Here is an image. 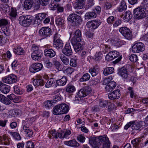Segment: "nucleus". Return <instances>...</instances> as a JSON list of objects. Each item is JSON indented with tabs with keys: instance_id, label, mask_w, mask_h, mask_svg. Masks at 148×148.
Listing matches in <instances>:
<instances>
[{
	"instance_id": "nucleus-50",
	"label": "nucleus",
	"mask_w": 148,
	"mask_h": 148,
	"mask_svg": "<svg viewBox=\"0 0 148 148\" xmlns=\"http://www.w3.org/2000/svg\"><path fill=\"white\" fill-rule=\"evenodd\" d=\"M108 101L107 100H100L99 101V106L101 107L105 108L108 105Z\"/></svg>"
},
{
	"instance_id": "nucleus-4",
	"label": "nucleus",
	"mask_w": 148,
	"mask_h": 148,
	"mask_svg": "<svg viewBox=\"0 0 148 148\" xmlns=\"http://www.w3.org/2000/svg\"><path fill=\"white\" fill-rule=\"evenodd\" d=\"M117 57L118 58L114 61L115 63H116L120 61L122 58V57L119 55V52L116 51H114L109 52L107 55L106 58L107 59H108V60L111 61Z\"/></svg>"
},
{
	"instance_id": "nucleus-23",
	"label": "nucleus",
	"mask_w": 148,
	"mask_h": 148,
	"mask_svg": "<svg viewBox=\"0 0 148 148\" xmlns=\"http://www.w3.org/2000/svg\"><path fill=\"white\" fill-rule=\"evenodd\" d=\"M71 133L70 130H66L61 131L58 134V137L60 138H66L69 137Z\"/></svg>"
},
{
	"instance_id": "nucleus-39",
	"label": "nucleus",
	"mask_w": 148,
	"mask_h": 148,
	"mask_svg": "<svg viewBox=\"0 0 148 148\" xmlns=\"http://www.w3.org/2000/svg\"><path fill=\"white\" fill-rule=\"evenodd\" d=\"M53 45L57 49H61L63 47V43L62 40L53 42Z\"/></svg>"
},
{
	"instance_id": "nucleus-14",
	"label": "nucleus",
	"mask_w": 148,
	"mask_h": 148,
	"mask_svg": "<svg viewBox=\"0 0 148 148\" xmlns=\"http://www.w3.org/2000/svg\"><path fill=\"white\" fill-rule=\"evenodd\" d=\"M101 23V21L100 20H95L89 21L86 24V25L89 28L93 29L97 28Z\"/></svg>"
},
{
	"instance_id": "nucleus-49",
	"label": "nucleus",
	"mask_w": 148,
	"mask_h": 148,
	"mask_svg": "<svg viewBox=\"0 0 148 148\" xmlns=\"http://www.w3.org/2000/svg\"><path fill=\"white\" fill-rule=\"evenodd\" d=\"M60 59L63 63L66 65L69 64V59L64 55L61 56Z\"/></svg>"
},
{
	"instance_id": "nucleus-31",
	"label": "nucleus",
	"mask_w": 148,
	"mask_h": 148,
	"mask_svg": "<svg viewBox=\"0 0 148 148\" xmlns=\"http://www.w3.org/2000/svg\"><path fill=\"white\" fill-rule=\"evenodd\" d=\"M57 84L59 86L64 85L67 82V78L65 76H63L61 79L56 80Z\"/></svg>"
},
{
	"instance_id": "nucleus-48",
	"label": "nucleus",
	"mask_w": 148,
	"mask_h": 148,
	"mask_svg": "<svg viewBox=\"0 0 148 148\" xmlns=\"http://www.w3.org/2000/svg\"><path fill=\"white\" fill-rule=\"evenodd\" d=\"M56 81V80L54 79L53 78H51L49 79L47 82L45 86L47 88H49L53 84H54Z\"/></svg>"
},
{
	"instance_id": "nucleus-26",
	"label": "nucleus",
	"mask_w": 148,
	"mask_h": 148,
	"mask_svg": "<svg viewBox=\"0 0 148 148\" xmlns=\"http://www.w3.org/2000/svg\"><path fill=\"white\" fill-rule=\"evenodd\" d=\"M42 52H38L37 53H32L31 57L32 59L34 60H39L40 59L42 56Z\"/></svg>"
},
{
	"instance_id": "nucleus-52",
	"label": "nucleus",
	"mask_w": 148,
	"mask_h": 148,
	"mask_svg": "<svg viewBox=\"0 0 148 148\" xmlns=\"http://www.w3.org/2000/svg\"><path fill=\"white\" fill-rule=\"evenodd\" d=\"M45 14L44 13H40L36 15V18L37 20H42L45 17Z\"/></svg>"
},
{
	"instance_id": "nucleus-5",
	"label": "nucleus",
	"mask_w": 148,
	"mask_h": 148,
	"mask_svg": "<svg viewBox=\"0 0 148 148\" xmlns=\"http://www.w3.org/2000/svg\"><path fill=\"white\" fill-rule=\"evenodd\" d=\"M145 10L144 8L140 7L135 9L134 10V14L135 18L140 19L145 18L146 16Z\"/></svg>"
},
{
	"instance_id": "nucleus-54",
	"label": "nucleus",
	"mask_w": 148,
	"mask_h": 148,
	"mask_svg": "<svg viewBox=\"0 0 148 148\" xmlns=\"http://www.w3.org/2000/svg\"><path fill=\"white\" fill-rule=\"evenodd\" d=\"M32 53H37L38 52H42V51L39 49V47L35 45H33L32 47Z\"/></svg>"
},
{
	"instance_id": "nucleus-45",
	"label": "nucleus",
	"mask_w": 148,
	"mask_h": 148,
	"mask_svg": "<svg viewBox=\"0 0 148 148\" xmlns=\"http://www.w3.org/2000/svg\"><path fill=\"white\" fill-rule=\"evenodd\" d=\"M14 92L17 94L21 95L23 92L22 89L18 86H15L14 87Z\"/></svg>"
},
{
	"instance_id": "nucleus-46",
	"label": "nucleus",
	"mask_w": 148,
	"mask_h": 148,
	"mask_svg": "<svg viewBox=\"0 0 148 148\" xmlns=\"http://www.w3.org/2000/svg\"><path fill=\"white\" fill-rule=\"evenodd\" d=\"M90 76L88 73L84 74L79 79L80 82H84L88 80L90 78Z\"/></svg>"
},
{
	"instance_id": "nucleus-25",
	"label": "nucleus",
	"mask_w": 148,
	"mask_h": 148,
	"mask_svg": "<svg viewBox=\"0 0 148 148\" xmlns=\"http://www.w3.org/2000/svg\"><path fill=\"white\" fill-rule=\"evenodd\" d=\"M105 89L107 92L112 91L116 86V83L113 81L107 84Z\"/></svg>"
},
{
	"instance_id": "nucleus-42",
	"label": "nucleus",
	"mask_w": 148,
	"mask_h": 148,
	"mask_svg": "<svg viewBox=\"0 0 148 148\" xmlns=\"http://www.w3.org/2000/svg\"><path fill=\"white\" fill-rule=\"evenodd\" d=\"M16 10L15 8L11 7V9L8 12L10 16L12 17H15L17 15Z\"/></svg>"
},
{
	"instance_id": "nucleus-53",
	"label": "nucleus",
	"mask_w": 148,
	"mask_h": 148,
	"mask_svg": "<svg viewBox=\"0 0 148 148\" xmlns=\"http://www.w3.org/2000/svg\"><path fill=\"white\" fill-rule=\"evenodd\" d=\"M10 134L12 135L13 138L17 140H21V138L19 134L17 132H11Z\"/></svg>"
},
{
	"instance_id": "nucleus-28",
	"label": "nucleus",
	"mask_w": 148,
	"mask_h": 148,
	"mask_svg": "<svg viewBox=\"0 0 148 148\" xmlns=\"http://www.w3.org/2000/svg\"><path fill=\"white\" fill-rule=\"evenodd\" d=\"M44 55L49 58H52L56 55V52L53 49H45L44 52Z\"/></svg>"
},
{
	"instance_id": "nucleus-12",
	"label": "nucleus",
	"mask_w": 148,
	"mask_h": 148,
	"mask_svg": "<svg viewBox=\"0 0 148 148\" xmlns=\"http://www.w3.org/2000/svg\"><path fill=\"white\" fill-rule=\"evenodd\" d=\"M99 142L103 144V148H110V142L108 138L105 136H99Z\"/></svg>"
},
{
	"instance_id": "nucleus-10",
	"label": "nucleus",
	"mask_w": 148,
	"mask_h": 148,
	"mask_svg": "<svg viewBox=\"0 0 148 148\" xmlns=\"http://www.w3.org/2000/svg\"><path fill=\"white\" fill-rule=\"evenodd\" d=\"M91 92V89L88 86H85L78 91L77 94L78 96L79 97H84L90 93Z\"/></svg>"
},
{
	"instance_id": "nucleus-27",
	"label": "nucleus",
	"mask_w": 148,
	"mask_h": 148,
	"mask_svg": "<svg viewBox=\"0 0 148 148\" xmlns=\"http://www.w3.org/2000/svg\"><path fill=\"white\" fill-rule=\"evenodd\" d=\"M64 144L69 146L73 147H77L79 145V144L74 139L65 141Z\"/></svg>"
},
{
	"instance_id": "nucleus-30",
	"label": "nucleus",
	"mask_w": 148,
	"mask_h": 148,
	"mask_svg": "<svg viewBox=\"0 0 148 148\" xmlns=\"http://www.w3.org/2000/svg\"><path fill=\"white\" fill-rule=\"evenodd\" d=\"M33 4L32 0H25L24 2L23 7L26 10H29L32 7Z\"/></svg>"
},
{
	"instance_id": "nucleus-21",
	"label": "nucleus",
	"mask_w": 148,
	"mask_h": 148,
	"mask_svg": "<svg viewBox=\"0 0 148 148\" xmlns=\"http://www.w3.org/2000/svg\"><path fill=\"white\" fill-rule=\"evenodd\" d=\"M86 0H77L76 1L74 7L75 9H80L85 5Z\"/></svg>"
},
{
	"instance_id": "nucleus-57",
	"label": "nucleus",
	"mask_w": 148,
	"mask_h": 148,
	"mask_svg": "<svg viewBox=\"0 0 148 148\" xmlns=\"http://www.w3.org/2000/svg\"><path fill=\"white\" fill-rule=\"evenodd\" d=\"M53 64L58 70H61L62 69V65L59 62L55 61L53 62Z\"/></svg>"
},
{
	"instance_id": "nucleus-20",
	"label": "nucleus",
	"mask_w": 148,
	"mask_h": 148,
	"mask_svg": "<svg viewBox=\"0 0 148 148\" xmlns=\"http://www.w3.org/2000/svg\"><path fill=\"white\" fill-rule=\"evenodd\" d=\"M120 96V91L119 90H114L110 93L108 95L109 98L111 100L117 99Z\"/></svg>"
},
{
	"instance_id": "nucleus-62",
	"label": "nucleus",
	"mask_w": 148,
	"mask_h": 148,
	"mask_svg": "<svg viewBox=\"0 0 148 148\" xmlns=\"http://www.w3.org/2000/svg\"><path fill=\"white\" fill-rule=\"evenodd\" d=\"M22 125L29 126H31L32 124L30 121L28 119H27L23 121L22 123Z\"/></svg>"
},
{
	"instance_id": "nucleus-61",
	"label": "nucleus",
	"mask_w": 148,
	"mask_h": 148,
	"mask_svg": "<svg viewBox=\"0 0 148 148\" xmlns=\"http://www.w3.org/2000/svg\"><path fill=\"white\" fill-rule=\"evenodd\" d=\"M2 32L6 36L8 35L10 33V30L8 27H3L1 29Z\"/></svg>"
},
{
	"instance_id": "nucleus-47",
	"label": "nucleus",
	"mask_w": 148,
	"mask_h": 148,
	"mask_svg": "<svg viewBox=\"0 0 148 148\" xmlns=\"http://www.w3.org/2000/svg\"><path fill=\"white\" fill-rule=\"evenodd\" d=\"M0 9H2L6 12L8 13L9 12L10 7L6 4H0Z\"/></svg>"
},
{
	"instance_id": "nucleus-3",
	"label": "nucleus",
	"mask_w": 148,
	"mask_h": 148,
	"mask_svg": "<svg viewBox=\"0 0 148 148\" xmlns=\"http://www.w3.org/2000/svg\"><path fill=\"white\" fill-rule=\"evenodd\" d=\"M33 18V17L30 15L22 16L19 17V22L21 25L27 27L30 25Z\"/></svg>"
},
{
	"instance_id": "nucleus-1",
	"label": "nucleus",
	"mask_w": 148,
	"mask_h": 148,
	"mask_svg": "<svg viewBox=\"0 0 148 148\" xmlns=\"http://www.w3.org/2000/svg\"><path fill=\"white\" fill-rule=\"evenodd\" d=\"M69 111L68 106L65 103L58 105L53 108V113L55 115L66 114Z\"/></svg>"
},
{
	"instance_id": "nucleus-60",
	"label": "nucleus",
	"mask_w": 148,
	"mask_h": 148,
	"mask_svg": "<svg viewBox=\"0 0 148 148\" xmlns=\"http://www.w3.org/2000/svg\"><path fill=\"white\" fill-rule=\"evenodd\" d=\"M113 78L112 76H110L105 79L103 81V84L104 85H106L107 84L110 82L111 81L112 79Z\"/></svg>"
},
{
	"instance_id": "nucleus-44",
	"label": "nucleus",
	"mask_w": 148,
	"mask_h": 148,
	"mask_svg": "<svg viewBox=\"0 0 148 148\" xmlns=\"http://www.w3.org/2000/svg\"><path fill=\"white\" fill-rule=\"evenodd\" d=\"M74 70L73 68L68 67L63 72L66 75H70L74 72Z\"/></svg>"
},
{
	"instance_id": "nucleus-40",
	"label": "nucleus",
	"mask_w": 148,
	"mask_h": 148,
	"mask_svg": "<svg viewBox=\"0 0 148 148\" xmlns=\"http://www.w3.org/2000/svg\"><path fill=\"white\" fill-rule=\"evenodd\" d=\"M89 72L90 73L92 76H96L99 73V69L95 67L91 68L89 70Z\"/></svg>"
},
{
	"instance_id": "nucleus-19",
	"label": "nucleus",
	"mask_w": 148,
	"mask_h": 148,
	"mask_svg": "<svg viewBox=\"0 0 148 148\" xmlns=\"http://www.w3.org/2000/svg\"><path fill=\"white\" fill-rule=\"evenodd\" d=\"M10 138L6 134L0 136V144L8 145L10 144Z\"/></svg>"
},
{
	"instance_id": "nucleus-32",
	"label": "nucleus",
	"mask_w": 148,
	"mask_h": 148,
	"mask_svg": "<svg viewBox=\"0 0 148 148\" xmlns=\"http://www.w3.org/2000/svg\"><path fill=\"white\" fill-rule=\"evenodd\" d=\"M97 16V14L95 12H89L86 13L85 15V19H91L95 18Z\"/></svg>"
},
{
	"instance_id": "nucleus-56",
	"label": "nucleus",
	"mask_w": 148,
	"mask_h": 148,
	"mask_svg": "<svg viewBox=\"0 0 148 148\" xmlns=\"http://www.w3.org/2000/svg\"><path fill=\"white\" fill-rule=\"evenodd\" d=\"M130 60L133 62H136L138 60V57L136 55H132L129 56Z\"/></svg>"
},
{
	"instance_id": "nucleus-16",
	"label": "nucleus",
	"mask_w": 148,
	"mask_h": 148,
	"mask_svg": "<svg viewBox=\"0 0 148 148\" xmlns=\"http://www.w3.org/2000/svg\"><path fill=\"white\" fill-rule=\"evenodd\" d=\"M62 53L65 56L69 57L71 56L73 52L70 44H66L62 50Z\"/></svg>"
},
{
	"instance_id": "nucleus-7",
	"label": "nucleus",
	"mask_w": 148,
	"mask_h": 148,
	"mask_svg": "<svg viewBox=\"0 0 148 148\" xmlns=\"http://www.w3.org/2000/svg\"><path fill=\"white\" fill-rule=\"evenodd\" d=\"M144 44L141 42H138L134 44L132 47V51L134 53L142 52L145 49Z\"/></svg>"
},
{
	"instance_id": "nucleus-34",
	"label": "nucleus",
	"mask_w": 148,
	"mask_h": 148,
	"mask_svg": "<svg viewBox=\"0 0 148 148\" xmlns=\"http://www.w3.org/2000/svg\"><path fill=\"white\" fill-rule=\"evenodd\" d=\"M33 83L34 86H43L45 82L42 79H36L33 80Z\"/></svg>"
},
{
	"instance_id": "nucleus-13",
	"label": "nucleus",
	"mask_w": 148,
	"mask_h": 148,
	"mask_svg": "<svg viewBox=\"0 0 148 148\" xmlns=\"http://www.w3.org/2000/svg\"><path fill=\"white\" fill-rule=\"evenodd\" d=\"M43 67L42 64L36 63L33 64L29 67L30 71L32 73H35L41 70Z\"/></svg>"
},
{
	"instance_id": "nucleus-17",
	"label": "nucleus",
	"mask_w": 148,
	"mask_h": 148,
	"mask_svg": "<svg viewBox=\"0 0 148 148\" xmlns=\"http://www.w3.org/2000/svg\"><path fill=\"white\" fill-rule=\"evenodd\" d=\"M119 74L124 79H127L129 73L127 69L124 66L122 67L119 69Z\"/></svg>"
},
{
	"instance_id": "nucleus-2",
	"label": "nucleus",
	"mask_w": 148,
	"mask_h": 148,
	"mask_svg": "<svg viewBox=\"0 0 148 148\" xmlns=\"http://www.w3.org/2000/svg\"><path fill=\"white\" fill-rule=\"evenodd\" d=\"M67 19L69 21L76 26L80 25L82 22L81 16L75 14H70L68 17Z\"/></svg>"
},
{
	"instance_id": "nucleus-6",
	"label": "nucleus",
	"mask_w": 148,
	"mask_h": 148,
	"mask_svg": "<svg viewBox=\"0 0 148 148\" xmlns=\"http://www.w3.org/2000/svg\"><path fill=\"white\" fill-rule=\"evenodd\" d=\"M39 33L40 35L45 38L50 37L52 35L51 29L47 27H43L39 30Z\"/></svg>"
},
{
	"instance_id": "nucleus-18",
	"label": "nucleus",
	"mask_w": 148,
	"mask_h": 148,
	"mask_svg": "<svg viewBox=\"0 0 148 148\" xmlns=\"http://www.w3.org/2000/svg\"><path fill=\"white\" fill-rule=\"evenodd\" d=\"M82 34L80 30L77 29L76 30L73 34V36L71 40L73 42H74L75 41H79L81 40Z\"/></svg>"
},
{
	"instance_id": "nucleus-64",
	"label": "nucleus",
	"mask_w": 148,
	"mask_h": 148,
	"mask_svg": "<svg viewBox=\"0 0 148 148\" xmlns=\"http://www.w3.org/2000/svg\"><path fill=\"white\" fill-rule=\"evenodd\" d=\"M77 138L78 141L82 143L84 142L85 140V138L82 134L78 136Z\"/></svg>"
},
{
	"instance_id": "nucleus-55",
	"label": "nucleus",
	"mask_w": 148,
	"mask_h": 148,
	"mask_svg": "<svg viewBox=\"0 0 148 148\" xmlns=\"http://www.w3.org/2000/svg\"><path fill=\"white\" fill-rule=\"evenodd\" d=\"M89 143L91 145L93 146L96 145L97 144V141L96 138L95 137L91 138L89 139Z\"/></svg>"
},
{
	"instance_id": "nucleus-35",
	"label": "nucleus",
	"mask_w": 148,
	"mask_h": 148,
	"mask_svg": "<svg viewBox=\"0 0 148 148\" xmlns=\"http://www.w3.org/2000/svg\"><path fill=\"white\" fill-rule=\"evenodd\" d=\"M114 69L112 67H108L104 70L103 72L105 76H107L111 74L114 72Z\"/></svg>"
},
{
	"instance_id": "nucleus-24",
	"label": "nucleus",
	"mask_w": 148,
	"mask_h": 148,
	"mask_svg": "<svg viewBox=\"0 0 148 148\" xmlns=\"http://www.w3.org/2000/svg\"><path fill=\"white\" fill-rule=\"evenodd\" d=\"M23 130L25 132L27 137L31 138L33 137V131L29 129L27 126L23 125Z\"/></svg>"
},
{
	"instance_id": "nucleus-37",
	"label": "nucleus",
	"mask_w": 148,
	"mask_h": 148,
	"mask_svg": "<svg viewBox=\"0 0 148 148\" xmlns=\"http://www.w3.org/2000/svg\"><path fill=\"white\" fill-rule=\"evenodd\" d=\"M65 20L60 17H58L55 19V22L58 26H61L65 24Z\"/></svg>"
},
{
	"instance_id": "nucleus-11",
	"label": "nucleus",
	"mask_w": 148,
	"mask_h": 148,
	"mask_svg": "<svg viewBox=\"0 0 148 148\" xmlns=\"http://www.w3.org/2000/svg\"><path fill=\"white\" fill-rule=\"evenodd\" d=\"M73 46L75 51L76 52L79 51L80 50L83 49L84 48V45H85L84 42L82 40L79 41H75L74 42H71Z\"/></svg>"
},
{
	"instance_id": "nucleus-63",
	"label": "nucleus",
	"mask_w": 148,
	"mask_h": 148,
	"mask_svg": "<svg viewBox=\"0 0 148 148\" xmlns=\"http://www.w3.org/2000/svg\"><path fill=\"white\" fill-rule=\"evenodd\" d=\"M44 104L45 108L47 109H49V108L52 105L51 101L49 100L45 102Z\"/></svg>"
},
{
	"instance_id": "nucleus-36",
	"label": "nucleus",
	"mask_w": 148,
	"mask_h": 148,
	"mask_svg": "<svg viewBox=\"0 0 148 148\" xmlns=\"http://www.w3.org/2000/svg\"><path fill=\"white\" fill-rule=\"evenodd\" d=\"M7 97L10 100L12 101L15 103H18L19 101L20 98L13 94L8 95Z\"/></svg>"
},
{
	"instance_id": "nucleus-29",
	"label": "nucleus",
	"mask_w": 148,
	"mask_h": 148,
	"mask_svg": "<svg viewBox=\"0 0 148 148\" xmlns=\"http://www.w3.org/2000/svg\"><path fill=\"white\" fill-rule=\"evenodd\" d=\"M13 51L15 54L18 55H23L25 53L23 49L20 46L13 48Z\"/></svg>"
},
{
	"instance_id": "nucleus-22",
	"label": "nucleus",
	"mask_w": 148,
	"mask_h": 148,
	"mask_svg": "<svg viewBox=\"0 0 148 148\" xmlns=\"http://www.w3.org/2000/svg\"><path fill=\"white\" fill-rule=\"evenodd\" d=\"M10 90V86L8 85L1 82L0 90L3 93L6 94L9 92Z\"/></svg>"
},
{
	"instance_id": "nucleus-33",
	"label": "nucleus",
	"mask_w": 148,
	"mask_h": 148,
	"mask_svg": "<svg viewBox=\"0 0 148 148\" xmlns=\"http://www.w3.org/2000/svg\"><path fill=\"white\" fill-rule=\"evenodd\" d=\"M75 88L74 86L71 84H68L66 87V91L67 93L71 94L75 92Z\"/></svg>"
},
{
	"instance_id": "nucleus-58",
	"label": "nucleus",
	"mask_w": 148,
	"mask_h": 148,
	"mask_svg": "<svg viewBox=\"0 0 148 148\" xmlns=\"http://www.w3.org/2000/svg\"><path fill=\"white\" fill-rule=\"evenodd\" d=\"M34 143L31 141H29L26 142V148H34Z\"/></svg>"
},
{
	"instance_id": "nucleus-38",
	"label": "nucleus",
	"mask_w": 148,
	"mask_h": 148,
	"mask_svg": "<svg viewBox=\"0 0 148 148\" xmlns=\"http://www.w3.org/2000/svg\"><path fill=\"white\" fill-rule=\"evenodd\" d=\"M132 14L130 12L128 11L126 12L124 14V16L123 17V19L125 20V21H129L132 17Z\"/></svg>"
},
{
	"instance_id": "nucleus-15",
	"label": "nucleus",
	"mask_w": 148,
	"mask_h": 148,
	"mask_svg": "<svg viewBox=\"0 0 148 148\" xmlns=\"http://www.w3.org/2000/svg\"><path fill=\"white\" fill-rule=\"evenodd\" d=\"M132 128L134 130L140 132L141 131V128L143 125L144 121H141L137 122L136 121H132Z\"/></svg>"
},
{
	"instance_id": "nucleus-51",
	"label": "nucleus",
	"mask_w": 148,
	"mask_h": 148,
	"mask_svg": "<svg viewBox=\"0 0 148 148\" xmlns=\"http://www.w3.org/2000/svg\"><path fill=\"white\" fill-rule=\"evenodd\" d=\"M77 59L76 58H73L71 59L70 65L73 67H76L77 66Z\"/></svg>"
},
{
	"instance_id": "nucleus-41",
	"label": "nucleus",
	"mask_w": 148,
	"mask_h": 148,
	"mask_svg": "<svg viewBox=\"0 0 148 148\" xmlns=\"http://www.w3.org/2000/svg\"><path fill=\"white\" fill-rule=\"evenodd\" d=\"M141 142V139L139 138H137L132 140L131 143L133 145L134 147H135V148H137L138 147Z\"/></svg>"
},
{
	"instance_id": "nucleus-43",
	"label": "nucleus",
	"mask_w": 148,
	"mask_h": 148,
	"mask_svg": "<svg viewBox=\"0 0 148 148\" xmlns=\"http://www.w3.org/2000/svg\"><path fill=\"white\" fill-rule=\"evenodd\" d=\"M127 8L126 3L124 1H122L120 5L118 11L120 12H121L123 10H125Z\"/></svg>"
},
{
	"instance_id": "nucleus-59",
	"label": "nucleus",
	"mask_w": 148,
	"mask_h": 148,
	"mask_svg": "<svg viewBox=\"0 0 148 148\" xmlns=\"http://www.w3.org/2000/svg\"><path fill=\"white\" fill-rule=\"evenodd\" d=\"M124 41L118 40L117 41H115L114 44V46H116L117 47H119L121 46L124 44Z\"/></svg>"
},
{
	"instance_id": "nucleus-8",
	"label": "nucleus",
	"mask_w": 148,
	"mask_h": 148,
	"mask_svg": "<svg viewBox=\"0 0 148 148\" xmlns=\"http://www.w3.org/2000/svg\"><path fill=\"white\" fill-rule=\"evenodd\" d=\"M120 32L126 39L130 40L132 38V35L130 29L127 27H123L119 29Z\"/></svg>"
},
{
	"instance_id": "nucleus-9",
	"label": "nucleus",
	"mask_w": 148,
	"mask_h": 148,
	"mask_svg": "<svg viewBox=\"0 0 148 148\" xmlns=\"http://www.w3.org/2000/svg\"><path fill=\"white\" fill-rule=\"evenodd\" d=\"M3 82L9 84H13L17 81L16 76L14 74H11L2 78Z\"/></svg>"
}]
</instances>
